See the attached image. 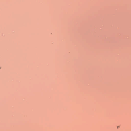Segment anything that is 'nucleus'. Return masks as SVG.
<instances>
[{"label": "nucleus", "instance_id": "1", "mask_svg": "<svg viewBox=\"0 0 131 131\" xmlns=\"http://www.w3.org/2000/svg\"><path fill=\"white\" fill-rule=\"evenodd\" d=\"M119 127V126H118L117 127V128H118Z\"/></svg>", "mask_w": 131, "mask_h": 131}]
</instances>
